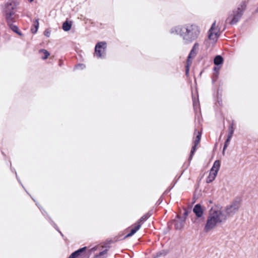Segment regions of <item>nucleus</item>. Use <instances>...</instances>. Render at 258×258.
<instances>
[{
	"label": "nucleus",
	"instance_id": "f257e3e1",
	"mask_svg": "<svg viewBox=\"0 0 258 258\" xmlns=\"http://www.w3.org/2000/svg\"><path fill=\"white\" fill-rule=\"evenodd\" d=\"M170 33L180 36L185 44L196 40L201 33L200 27L196 24H186L174 26L170 29Z\"/></svg>",
	"mask_w": 258,
	"mask_h": 258
},
{
	"label": "nucleus",
	"instance_id": "f03ea898",
	"mask_svg": "<svg viewBox=\"0 0 258 258\" xmlns=\"http://www.w3.org/2000/svg\"><path fill=\"white\" fill-rule=\"evenodd\" d=\"M224 216L223 212L219 210H213L211 208L209 210V216L204 227V231L206 232L215 228L216 226L221 223L223 220L221 217ZM224 220H226V216H224Z\"/></svg>",
	"mask_w": 258,
	"mask_h": 258
},
{
	"label": "nucleus",
	"instance_id": "7ed1b4c3",
	"mask_svg": "<svg viewBox=\"0 0 258 258\" xmlns=\"http://www.w3.org/2000/svg\"><path fill=\"white\" fill-rule=\"evenodd\" d=\"M246 8V2L242 1L231 12H229L226 22L231 26L236 25L240 20Z\"/></svg>",
	"mask_w": 258,
	"mask_h": 258
},
{
	"label": "nucleus",
	"instance_id": "20e7f679",
	"mask_svg": "<svg viewBox=\"0 0 258 258\" xmlns=\"http://www.w3.org/2000/svg\"><path fill=\"white\" fill-rule=\"evenodd\" d=\"M19 3L14 0L5 2L2 6V13L6 21L16 19V9Z\"/></svg>",
	"mask_w": 258,
	"mask_h": 258
},
{
	"label": "nucleus",
	"instance_id": "39448f33",
	"mask_svg": "<svg viewBox=\"0 0 258 258\" xmlns=\"http://www.w3.org/2000/svg\"><path fill=\"white\" fill-rule=\"evenodd\" d=\"M241 200L240 198H236L231 203L225 208V212L226 215L230 216L235 214L240 207Z\"/></svg>",
	"mask_w": 258,
	"mask_h": 258
},
{
	"label": "nucleus",
	"instance_id": "423d86ee",
	"mask_svg": "<svg viewBox=\"0 0 258 258\" xmlns=\"http://www.w3.org/2000/svg\"><path fill=\"white\" fill-rule=\"evenodd\" d=\"M107 43L105 41L97 42L95 46L94 54L98 58L104 59L106 57Z\"/></svg>",
	"mask_w": 258,
	"mask_h": 258
},
{
	"label": "nucleus",
	"instance_id": "0eeeda50",
	"mask_svg": "<svg viewBox=\"0 0 258 258\" xmlns=\"http://www.w3.org/2000/svg\"><path fill=\"white\" fill-rule=\"evenodd\" d=\"M96 250L95 248L88 249L87 246H84L75 250L79 258H89L92 252Z\"/></svg>",
	"mask_w": 258,
	"mask_h": 258
},
{
	"label": "nucleus",
	"instance_id": "6e6552de",
	"mask_svg": "<svg viewBox=\"0 0 258 258\" xmlns=\"http://www.w3.org/2000/svg\"><path fill=\"white\" fill-rule=\"evenodd\" d=\"M192 211L197 218L204 219V209L200 204H196L192 209Z\"/></svg>",
	"mask_w": 258,
	"mask_h": 258
},
{
	"label": "nucleus",
	"instance_id": "1a4fd4ad",
	"mask_svg": "<svg viewBox=\"0 0 258 258\" xmlns=\"http://www.w3.org/2000/svg\"><path fill=\"white\" fill-rule=\"evenodd\" d=\"M16 22V19H12L11 20H9L8 21H6L7 25L14 32L17 34L18 35L22 36H23V34L22 32L19 29V27L14 24V23Z\"/></svg>",
	"mask_w": 258,
	"mask_h": 258
},
{
	"label": "nucleus",
	"instance_id": "9d476101",
	"mask_svg": "<svg viewBox=\"0 0 258 258\" xmlns=\"http://www.w3.org/2000/svg\"><path fill=\"white\" fill-rule=\"evenodd\" d=\"M199 44L198 42H196L194 45L192 46L189 53L188 54L187 58V61L188 62H192L191 59H193L197 54L198 51L197 49H199Z\"/></svg>",
	"mask_w": 258,
	"mask_h": 258
},
{
	"label": "nucleus",
	"instance_id": "9b49d317",
	"mask_svg": "<svg viewBox=\"0 0 258 258\" xmlns=\"http://www.w3.org/2000/svg\"><path fill=\"white\" fill-rule=\"evenodd\" d=\"M153 214V210H150L148 213L141 217L136 223L137 225H142L147 220L150 216Z\"/></svg>",
	"mask_w": 258,
	"mask_h": 258
},
{
	"label": "nucleus",
	"instance_id": "f8f14e48",
	"mask_svg": "<svg viewBox=\"0 0 258 258\" xmlns=\"http://www.w3.org/2000/svg\"><path fill=\"white\" fill-rule=\"evenodd\" d=\"M141 228V225H137L135 224V226L131 229L130 232L125 235L122 239H124L127 237L132 236L134 235Z\"/></svg>",
	"mask_w": 258,
	"mask_h": 258
},
{
	"label": "nucleus",
	"instance_id": "ddd939ff",
	"mask_svg": "<svg viewBox=\"0 0 258 258\" xmlns=\"http://www.w3.org/2000/svg\"><path fill=\"white\" fill-rule=\"evenodd\" d=\"M213 61L215 66H222L224 63V58L221 55H216L214 57Z\"/></svg>",
	"mask_w": 258,
	"mask_h": 258
},
{
	"label": "nucleus",
	"instance_id": "4468645a",
	"mask_svg": "<svg viewBox=\"0 0 258 258\" xmlns=\"http://www.w3.org/2000/svg\"><path fill=\"white\" fill-rule=\"evenodd\" d=\"M221 165V162L220 160H216L210 169L211 172H213L215 173L218 174Z\"/></svg>",
	"mask_w": 258,
	"mask_h": 258
},
{
	"label": "nucleus",
	"instance_id": "2eb2a0df",
	"mask_svg": "<svg viewBox=\"0 0 258 258\" xmlns=\"http://www.w3.org/2000/svg\"><path fill=\"white\" fill-rule=\"evenodd\" d=\"M183 210L184 211L183 216L181 217L177 215L176 217L178 219H183V221H186L187 216L191 211V208L189 207L188 208H184Z\"/></svg>",
	"mask_w": 258,
	"mask_h": 258
},
{
	"label": "nucleus",
	"instance_id": "dca6fc26",
	"mask_svg": "<svg viewBox=\"0 0 258 258\" xmlns=\"http://www.w3.org/2000/svg\"><path fill=\"white\" fill-rule=\"evenodd\" d=\"M179 220H174V227L176 230H180L184 226L185 221L182 219H178Z\"/></svg>",
	"mask_w": 258,
	"mask_h": 258
},
{
	"label": "nucleus",
	"instance_id": "f3484780",
	"mask_svg": "<svg viewBox=\"0 0 258 258\" xmlns=\"http://www.w3.org/2000/svg\"><path fill=\"white\" fill-rule=\"evenodd\" d=\"M72 26V21L67 20L63 23L62 28L64 31L67 32L71 29Z\"/></svg>",
	"mask_w": 258,
	"mask_h": 258
},
{
	"label": "nucleus",
	"instance_id": "a211bd4d",
	"mask_svg": "<svg viewBox=\"0 0 258 258\" xmlns=\"http://www.w3.org/2000/svg\"><path fill=\"white\" fill-rule=\"evenodd\" d=\"M216 21H215L211 26L210 29L208 31V38L209 40H214L213 36H214V30L215 29Z\"/></svg>",
	"mask_w": 258,
	"mask_h": 258
},
{
	"label": "nucleus",
	"instance_id": "6ab92c4d",
	"mask_svg": "<svg viewBox=\"0 0 258 258\" xmlns=\"http://www.w3.org/2000/svg\"><path fill=\"white\" fill-rule=\"evenodd\" d=\"M217 175V174L213 172H211L210 171V172L206 179V182L207 183H211L215 180Z\"/></svg>",
	"mask_w": 258,
	"mask_h": 258
},
{
	"label": "nucleus",
	"instance_id": "aec40b11",
	"mask_svg": "<svg viewBox=\"0 0 258 258\" xmlns=\"http://www.w3.org/2000/svg\"><path fill=\"white\" fill-rule=\"evenodd\" d=\"M39 24L38 19H35L33 23V27L31 29V33L32 34L36 33L39 28Z\"/></svg>",
	"mask_w": 258,
	"mask_h": 258
},
{
	"label": "nucleus",
	"instance_id": "412c9836",
	"mask_svg": "<svg viewBox=\"0 0 258 258\" xmlns=\"http://www.w3.org/2000/svg\"><path fill=\"white\" fill-rule=\"evenodd\" d=\"M197 147L194 146H192V148L191 149V150H190V152L189 153V155L188 157V162H189L188 165H189L190 162L191 160H192V157L195 154V152L197 151Z\"/></svg>",
	"mask_w": 258,
	"mask_h": 258
},
{
	"label": "nucleus",
	"instance_id": "4be33fe9",
	"mask_svg": "<svg viewBox=\"0 0 258 258\" xmlns=\"http://www.w3.org/2000/svg\"><path fill=\"white\" fill-rule=\"evenodd\" d=\"M168 253V251L167 250L163 249V250H162L157 252L156 255H155L153 258H158L161 256H164Z\"/></svg>",
	"mask_w": 258,
	"mask_h": 258
},
{
	"label": "nucleus",
	"instance_id": "5701e85b",
	"mask_svg": "<svg viewBox=\"0 0 258 258\" xmlns=\"http://www.w3.org/2000/svg\"><path fill=\"white\" fill-rule=\"evenodd\" d=\"M234 132V123L233 122L230 123L228 126V134L227 136L232 137Z\"/></svg>",
	"mask_w": 258,
	"mask_h": 258
},
{
	"label": "nucleus",
	"instance_id": "b1692460",
	"mask_svg": "<svg viewBox=\"0 0 258 258\" xmlns=\"http://www.w3.org/2000/svg\"><path fill=\"white\" fill-rule=\"evenodd\" d=\"M232 138V137H231L227 136V139L225 141L224 146H223V151H222L223 154H224L225 150L227 149V148L229 146V143H230Z\"/></svg>",
	"mask_w": 258,
	"mask_h": 258
},
{
	"label": "nucleus",
	"instance_id": "393cba45",
	"mask_svg": "<svg viewBox=\"0 0 258 258\" xmlns=\"http://www.w3.org/2000/svg\"><path fill=\"white\" fill-rule=\"evenodd\" d=\"M39 52H42L44 54V56L41 57V58L43 60L46 59L50 55V53L47 50L45 49H40Z\"/></svg>",
	"mask_w": 258,
	"mask_h": 258
},
{
	"label": "nucleus",
	"instance_id": "a878e982",
	"mask_svg": "<svg viewBox=\"0 0 258 258\" xmlns=\"http://www.w3.org/2000/svg\"><path fill=\"white\" fill-rule=\"evenodd\" d=\"M107 249H105L100 251L98 254L94 256V258H105V255L107 254Z\"/></svg>",
	"mask_w": 258,
	"mask_h": 258
},
{
	"label": "nucleus",
	"instance_id": "bb28decb",
	"mask_svg": "<svg viewBox=\"0 0 258 258\" xmlns=\"http://www.w3.org/2000/svg\"><path fill=\"white\" fill-rule=\"evenodd\" d=\"M50 221V225H52L55 229L59 232L62 238H64V235L60 231L57 225L55 223V222L52 220V219H49Z\"/></svg>",
	"mask_w": 258,
	"mask_h": 258
},
{
	"label": "nucleus",
	"instance_id": "cd10ccee",
	"mask_svg": "<svg viewBox=\"0 0 258 258\" xmlns=\"http://www.w3.org/2000/svg\"><path fill=\"white\" fill-rule=\"evenodd\" d=\"M192 99L193 106H194V109H195V110H196V109H197L198 108H199V107H200V103H199V101H198V102H196V98H195V97H194L193 96H192Z\"/></svg>",
	"mask_w": 258,
	"mask_h": 258
},
{
	"label": "nucleus",
	"instance_id": "c85d7f7f",
	"mask_svg": "<svg viewBox=\"0 0 258 258\" xmlns=\"http://www.w3.org/2000/svg\"><path fill=\"white\" fill-rule=\"evenodd\" d=\"M176 182L177 181L173 180L172 182L171 183L170 185L164 191V194H167L168 192H169L173 188Z\"/></svg>",
	"mask_w": 258,
	"mask_h": 258
},
{
	"label": "nucleus",
	"instance_id": "c756f323",
	"mask_svg": "<svg viewBox=\"0 0 258 258\" xmlns=\"http://www.w3.org/2000/svg\"><path fill=\"white\" fill-rule=\"evenodd\" d=\"M42 215L45 217V219L48 221V222L50 224V221L49 219H52L49 216V215L47 214V213L44 210L41 211Z\"/></svg>",
	"mask_w": 258,
	"mask_h": 258
},
{
	"label": "nucleus",
	"instance_id": "7c9ffc66",
	"mask_svg": "<svg viewBox=\"0 0 258 258\" xmlns=\"http://www.w3.org/2000/svg\"><path fill=\"white\" fill-rule=\"evenodd\" d=\"M191 63H192L191 61H190V62L187 61L186 62V64L185 66V75L186 76H188L189 68H190V66Z\"/></svg>",
	"mask_w": 258,
	"mask_h": 258
},
{
	"label": "nucleus",
	"instance_id": "2f4dec72",
	"mask_svg": "<svg viewBox=\"0 0 258 258\" xmlns=\"http://www.w3.org/2000/svg\"><path fill=\"white\" fill-rule=\"evenodd\" d=\"M85 68V65L83 63H78L75 66V70H83Z\"/></svg>",
	"mask_w": 258,
	"mask_h": 258
},
{
	"label": "nucleus",
	"instance_id": "473e14b6",
	"mask_svg": "<svg viewBox=\"0 0 258 258\" xmlns=\"http://www.w3.org/2000/svg\"><path fill=\"white\" fill-rule=\"evenodd\" d=\"M222 66H215L213 68V71H214V74H219V71L221 68Z\"/></svg>",
	"mask_w": 258,
	"mask_h": 258
},
{
	"label": "nucleus",
	"instance_id": "72a5a7b5",
	"mask_svg": "<svg viewBox=\"0 0 258 258\" xmlns=\"http://www.w3.org/2000/svg\"><path fill=\"white\" fill-rule=\"evenodd\" d=\"M219 29L218 30V32H214V37L213 36V38L214 39V40H213L214 41V42H217V41L218 40V38L220 36V35L219 34Z\"/></svg>",
	"mask_w": 258,
	"mask_h": 258
},
{
	"label": "nucleus",
	"instance_id": "f704fd0d",
	"mask_svg": "<svg viewBox=\"0 0 258 258\" xmlns=\"http://www.w3.org/2000/svg\"><path fill=\"white\" fill-rule=\"evenodd\" d=\"M219 74H213L212 76V83H214L215 82L217 81L218 78Z\"/></svg>",
	"mask_w": 258,
	"mask_h": 258
},
{
	"label": "nucleus",
	"instance_id": "c9c22d12",
	"mask_svg": "<svg viewBox=\"0 0 258 258\" xmlns=\"http://www.w3.org/2000/svg\"><path fill=\"white\" fill-rule=\"evenodd\" d=\"M202 134V131H198V134L196 136L195 139L199 140L200 141L201 139Z\"/></svg>",
	"mask_w": 258,
	"mask_h": 258
},
{
	"label": "nucleus",
	"instance_id": "e433bc0d",
	"mask_svg": "<svg viewBox=\"0 0 258 258\" xmlns=\"http://www.w3.org/2000/svg\"><path fill=\"white\" fill-rule=\"evenodd\" d=\"M68 258H79L77 256V252L74 251L72 252Z\"/></svg>",
	"mask_w": 258,
	"mask_h": 258
},
{
	"label": "nucleus",
	"instance_id": "4c0bfd02",
	"mask_svg": "<svg viewBox=\"0 0 258 258\" xmlns=\"http://www.w3.org/2000/svg\"><path fill=\"white\" fill-rule=\"evenodd\" d=\"M162 201H163V199H162V198L161 197H160V198L158 199V200L157 201L156 203L155 204V205H156V206H158L159 205H160L161 204V203L162 202Z\"/></svg>",
	"mask_w": 258,
	"mask_h": 258
},
{
	"label": "nucleus",
	"instance_id": "58836bf2",
	"mask_svg": "<svg viewBox=\"0 0 258 258\" xmlns=\"http://www.w3.org/2000/svg\"><path fill=\"white\" fill-rule=\"evenodd\" d=\"M44 34L47 37H49L50 36V33L48 30L46 29L44 31Z\"/></svg>",
	"mask_w": 258,
	"mask_h": 258
},
{
	"label": "nucleus",
	"instance_id": "ea45409f",
	"mask_svg": "<svg viewBox=\"0 0 258 258\" xmlns=\"http://www.w3.org/2000/svg\"><path fill=\"white\" fill-rule=\"evenodd\" d=\"M200 142V141L199 140H195L194 141H193V146H195L196 147H197V146L199 144V143Z\"/></svg>",
	"mask_w": 258,
	"mask_h": 258
},
{
	"label": "nucleus",
	"instance_id": "a19ab883",
	"mask_svg": "<svg viewBox=\"0 0 258 258\" xmlns=\"http://www.w3.org/2000/svg\"><path fill=\"white\" fill-rule=\"evenodd\" d=\"M10 169H11V171L12 172L14 173L15 174H16L17 172L16 171L15 169L14 168L12 167V164H11V162L10 161Z\"/></svg>",
	"mask_w": 258,
	"mask_h": 258
},
{
	"label": "nucleus",
	"instance_id": "79ce46f5",
	"mask_svg": "<svg viewBox=\"0 0 258 258\" xmlns=\"http://www.w3.org/2000/svg\"><path fill=\"white\" fill-rule=\"evenodd\" d=\"M18 182L20 183V184L22 186V187L24 188V189L25 190V191L28 194H29V192L26 190V189H25V187L24 186L23 184H22L21 180H20Z\"/></svg>",
	"mask_w": 258,
	"mask_h": 258
},
{
	"label": "nucleus",
	"instance_id": "37998d69",
	"mask_svg": "<svg viewBox=\"0 0 258 258\" xmlns=\"http://www.w3.org/2000/svg\"><path fill=\"white\" fill-rule=\"evenodd\" d=\"M36 205L37 206V207L39 208V209L40 211H41V210H42V209H43L42 207L40 204H39L37 202H36Z\"/></svg>",
	"mask_w": 258,
	"mask_h": 258
},
{
	"label": "nucleus",
	"instance_id": "c03bdc74",
	"mask_svg": "<svg viewBox=\"0 0 258 258\" xmlns=\"http://www.w3.org/2000/svg\"><path fill=\"white\" fill-rule=\"evenodd\" d=\"M15 175H16V177L17 181H19L20 179L19 177H18L17 173L15 174Z\"/></svg>",
	"mask_w": 258,
	"mask_h": 258
},
{
	"label": "nucleus",
	"instance_id": "a18cd8bd",
	"mask_svg": "<svg viewBox=\"0 0 258 258\" xmlns=\"http://www.w3.org/2000/svg\"><path fill=\"white\" fill-rule=\"evenodd\" d=\"M28 195L31 197V199L33 200V201L36 203V201L35 200V199H34V198H33L31 196V195H30L29 194Z\"/></svg>",
	"mask_w": 258,
	"mask_h": 258
},
{
	"label": "nucleus",
	"instance_id": "49530a36",
	"mask_svg": "<svg viewBox=\"0 0 258 258\" xmlns=\"http://www.w3.org/2000/svg\"><path fill=\"white\" fill-rule=\"evenodd\" d=\"M28 195L31 197V199L33 200V201L36 203V201L35 200V199H34V198H33L31 196V195H30L29 194Z\"/></svg>",
	"mask_w": 258,
	"mask_h": 258
},
{
	"label": "nucleus",
	"instance_id": "de8ad7c7",
	"mask_svg": "<svg viewBox=\"0 0 258 258\" xmlns=\"http://www.w3.org/2000/svg\"><path fill=\"white\" fill-rule=\"evenodd\" d=\"M29 2L31 3L34 1V0H28Z\"/></svg>",
	"mask_w": 258,
	"mask_h": 258
},
{
	"label": "nucleus",
	"instance_id": "09e8293b",
	"mask_svg": "<svg viewBox=\"0 0 258 258\" xmlns=\"http://www.w3.org/2000/svg\"><path fill=\"white\" fill-rule=\"evenodd\" d=\"M202 72H201V73H200V75H200V76H201V75H202Z\"/></svg>",
	"mask_w": 258,
	"mask_h": 258
},
{
	"label": "nucleus",
	"instance_id": "8fccbe9b",
	"mask_svg": "<svg viewBox=\"0 0 258 258\" xmlns=\"http://www.w3.org/2000/svg\"><path fill=\"white\" fill-rule=\"evenodd\" d=\"M197 131V129H195V133H196Z\"/></svg>",
	"mask_w": 258,
	"mask_h": 258
}]
</instances>
